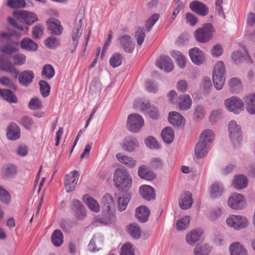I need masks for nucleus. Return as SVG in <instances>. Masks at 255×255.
Instances as JSON below:
<instances>
[{"label":"nucleus","instance_id":"9b49d317","mask_svg":"<svg viewBox=\"0 0 255 255\" xmlns=\"http://www.w3.org/2000/svg\"><path fill=\"white\" fill-rule=\"evenodd\" d=\"M228 203L229 207L234 210L242 209L246 206L244 197L239 193L233 194L229 197Z\"/></svg>","mask_w":255,"mask_h":255},{"label":"nucleus","instance_id":"7c9ffc66","mask_svg":"<svg viewBox=\"0 0 255 255\" xmlns=\"http://www.w3.org/2000/svg\"><path fill=\"white\" fill-rule=\"evenodd\" d=\"M231 255H247L246 249L239 242H235L230 245Z\"/></svg>","mask_w":255,"mask_h":255},{"label":"nucleus","instance_id":"473e14b6","mask_svg":"<svg viewBox=\"0 0 255 255\" xmlns=\"http://www.w3.org/2000/svg\"><path fill=\"white\" fill-rule=\"evenodd\" d=\"M130 199L131 195L129 192H126L122 196L118 197V204L120 211L122 212L126 210Z\"/></svg>","mask_w":255,"mask_h":255},{"label":"nucleus","instance_id":"e2e57ef3","mask_svg":"<svg viewBox=\"0 0 255 255\" xmlns=\"http://www.w3.org/2000/svg\"><path fill=\"white\" fill-rule=\"evenodd\" d=\"M45 44L48 48L54 49L60 45V41L56 37H50L45 39Z\"/></svg>","mask_w":255,"mask_h":255},{"label":"nucleus","instance_id":"72a5a7b5","mask_svg":"<svg viewBox=\"0 0 255 255\" xmlns=\"http://www.w3.org/2000/svg\"><path fill=\"white\" fill-rule=\"evenodd\" d=\"M248 183V179L244 175H238L235 177L233 181V185L237 189H244L247 187Z\"/></svg>","mask_w":255,"mask_h":255},{"label":"nucleus","instance_id":"ea45409f","mask_svg":"<svg viewBox=\"0 0 255 255\" xmlns=\"http://www.w3.org/2000/svg\"><path fill=\"white\" fill-rule=\"evenodd\" d=\"M21 48L29 50L35 51L37 49V44L29 38H23L20 42Z\"/></svg>","mask_w":255,"mask_h":255},{"label":"nucleus","instance_id":"0e129e2a","mask_svg":"<svg viewBox=\"0 0 255 255\" xmlns=\"http://www.w3.org/2000/svg\"><path fill=\"white\" fill-rule=\"evenodd\" d=\"M121 255H134V250L130 243H126L122 246Z\"/></svg>","mask_w":255,"mask_h":255},{"label":"nucleus","instance_id":"9d476101","mask_svg":"<svg viewBox=\"0 0 255 255\" xmlns=\"http://www.w3.org/2000/svg\"><path fill=\"white\" fill-rule=\"evenodd\" d=\"M0 70L10 73L12 76L16 79L19 75V71L5 56L0 55Z\"/></svg>","mask_w":255,"mask_h":255},{"label":"nucleus","instance_id":"bf43d9fd","mask_svg":"<svg viewBox=\"0 0 255 255\" xmlns=\"http://www.w3.org/2000/svg\"><path fill=\"white\" fill-rule=\"evenodd\" d=\"M190 223V218L188 216H185L180 220H179L176 225V229L178 231L184 230L186 229Z\"/></svg>","mask_w":255,"mask_h":255},{"label":"nucleus","instance_id":"4d7b16f0","mask_svg":"<svg viewBox=\"0 0 255 255\" xmlns=\"http://www.w3.org/2000/svg\"><path fill=\"white\" fill-rule=\"evenodd\" d=\"M159 17V15L158 14H153L146 21L145 27L147 32L150 31L152 27L158 20Z\"/></svg>","mask_w":255,"mask_h":255},{"label":"nucleus","instance_id":"cd10ccee","mask_svg":"<svg viewBox=\"0 0 255 255\" xmlns=\"http://www.w3.org/2000/svg\"><path fill=\"white\" fill-rule=\"evenodd\" d=\"M193 203L192 194L190 192H186L182 194L179 201V206L182 210L190 208Z\"/></svg>","mask_w":255,"mask_h":255},{"label":"nucleus","instance_id":"39448f33","mask_svg":"<svg viewBox=\"0 0 255 255\" xmlns=\"http://www.w3.org/2000/svg\"><path fill=\"white\" fill-rule=\"evenodd\" d=\"M228 130L230 137L234 145L235 146L239 144L242 139L241 126L236 121H232L229 124Z\"/></svg>","mask_w":255,"mask_h":255},{"label":"nucleus","instance_id":"dca6fc26","mask_svg":"<svg viewBox=\"0 0 255 255\" xmlns=\"http://www.w3.org/2000/svg\"><path fill=\"white\" fill-rule=\"evenodd\" d=\"M34 77L32 71L24 70L19 74L18 80L21 85L27 87L33 82Z\"/></svg>","mask_w":255,"mask_h":255},{"label":"nucleus","instance_id":"49530a36","mask_svg":"<svg viewBox=\"0 0 255 255\" xmlns=\"http://www.w3.org/2000/svg\"><path fill=\"white\" fill-rule=\"evenodd\" d=\"M230 90L233 93H238L242 89V83L240 80L236 77L231 78L229 82Z\"/></svg>","mask_w":255,"mask_h":255},{"label":"nucleus","instance_id":"8fccbe9b","mask_svg":"<svg viewBox=\"0 0 255 255\" xmlns=\"http://www.w3.org/2000/svg\"><path fill=\"white\" fill-rule=\"evenodd\" d=\"M55 73L54 68L50 64H45L42 68L41 75L48 80L53 78Z\"/></svg>","mask_w":255,"mask_h":255},{"label":"nucleus","instance_id":"393cba45","mask_svg":"<svg viewBox=\"0 0 255 255\" xmlns=\"http://www.w3.org/2000/svg\"><path fill=\"white\" fill-rule=\"evenodd\" d=\"M168 121L175 127H180L183 125L184 118L176 112H170L168 116Z\"/></svg>","mask_w":255,"mask_h":255},{"label":"nucleus","instance_id":"5701e85b","mask_svg":"<svg viewBox=\"0 0 255 255\" xmlns=\"http://www.w3.org/2000/svg\"><path fill=\"white\" fill-rule=\"evenodd\" d=\"M149 215L150 210L145 206L141 205L136 209L135 216L140 222H147Z\"/></svg>","mask_w":255,"mask_h":255},{"label":"nucleus","instance_id":"13d9d810","mask_svg":"<svg viewBox=\"0 0 255 255\" xmlns=\"http://www.w3.org/2000/svg\"><path fill=\"white\" fill-rule=\"evenodd\" d=\"M0 50L2 53L8 55L11 57V56L17 52L18 49L11 44H6L0 47Z\"/></svg>","mask_w":255,"mask_h":255},{"label":"nucleus","instance_id":"c756f323","mask_svg":"<svg viewBox=\"0 0 255 255\" xmlns=\"http://www.w3.org/2000/svg\"><path fill=\"white\" fill-rule=\"evenodd\" d=\"M244 102L248 112L255 115V94L246 96L244 98Z\"/></svg>","mask_w":255,"mask_h":255},{"label":"nucleus","instance_id":"603ef678","mask_svg":"<svg viewBox=\"0 0 255 255\" xmlns=\"http://www.w3.org/2000/svg\"><path fill=\"white\" fill-rule=\"evenodd\" d=\"M13 66H21L24 64L26 61V56L22 53H15L13 55L11 56Z\"/></svg>","mask_w":255,"mask_h":255},{"label":"nucleus","instance_id":"e433bc0d","mask_svg":"<svg viewBox=\"0 0 255 255\" xmlns=\"http://www.w3.org/2000/svg\"><path fill=\"white\" fill-rule=\"evenodd\" d=\"M83 200L91 210L96 213L99 212L100 209V205L98 202L93 198L85 195L83 197Z\"/></svg>","mask_w":255,"mask_h":255},{"label":"nucleus","instance_id":"de8ad7c7","mask_svg":"<svg viewBox=\"0 0 255 255\" xmlns=\"http://www.w3.org/2000/svg\"><path fill=\"white\" fill-rule=\"evenodd\" d=\"M223 191V185L219 182H215L212 185L211 188V196L213 198L219 197Z\"/></svg>","mask_w":255,"mask_h":255},{"label":"nucleus","instance_id":"f03ea898","mask_svg":"<svg viewBox=\"0 0 255 255\" xmlns=\"http://www.w3.org/2000/svg\"><path fill=\"white\" fill-rule=\"evenodd\" d=\"M214 32L215 29L213 25L211 23H207L196 30L194 32V36L197 41L205 43L213 38Z\"/></svg>","mask_w":255,"mask_h":255},{"label":"nucleus","instance_id":"58836bf2","mask_svg":"<svg viewBox=\"0 0 255 255\" xmlns=\"http://www.w3.org/2000/svg\"><path fill=\"white\" fill-rule=\"evenodd\" d=\"M214 138L213 132L210 129H206L201 132L199 141H201V142L208 144L210 146Z\"/></svg>","mask_w":255,"mask_h":255},{"label":"nucleus","instance_id":"423d86ee","mask_svg":"<svg viewBox=\"0 0 255 255\" xmlns=\"http://www.w3.org/2000/svg\"><path fill=\"white\" fill-rule=\"evenodd\" d=\"M225 105L227 109L236 114H239L244 110V103L238 97L233 96L225 100Z\"/></svg>","mask_w":255,"mask_h":255},{"label":"nucleus","instance_id":"a19ab883","mask_svg":"<svg viewBox=\"0 0 255 255\" xmlns=\"http://www.w3.org/2000/svg\"><path fill=\"white\" fill-rule=\"evenodd\" d=\"M63 235L61 230L56 229L51 235V242L55 247H60L63 243Z\"/></svg>","mask_w":255,"mask_h":255},{"label":"nucleus","instance_id":"f3484780","mask_svg":"<svg viewBox=\"0 0 255 255\" xmlns=\"http://www.w3.org/2000/svg\"><path fill=\"white\" fill-rule=\"evenodd\" d=\"M139 193L141 197L146 200H154L156 194L154 188L147 185H143L139 188Z\"/></svg>","mask_w":255,"mask_h":255},{"label":"nucleus","instance_id":"3c124183","mask_svg":"<svg viewBox=\"0 0 255 255\" xmlns=\"http://www.w3.org/2000/svg\"><path fill=\"white\" fill-rule=\"evenodd\" d=\"M171 56L175 59V61L180 68H183L185 67V58L180 52L178 51H173L171 52Z\"/></svg>","mask_w":255,"mask_h":255},{"label":"nucleus","instance_id":"4c0bfd02","mask_svg":"<svg viewBox=\"0 0 255 255\" xmlns=\"http://www.w3.org/2000/svg\"><path fill=\"white\" fill-rule=\"evenodd\" d=\"M161 136L165 142L170 143L174 138V131L170 127L165 128L161 131Z\"/></svg>","mask_w":255,"mask_h":255},{"label":"nucleus","instance_id":"09e8293b","mask_svg":"<svg viewBox=\"0 0 255 255\" xmlns=\"http://www.w3.org/2000/svg\"><path fill=\"white\" fill-rule=\"evenodd\" d=\"M212 250V248L208 245H197L194 250L195 255H208Z\"/></svg>","mask_w":255,"mask_h":255},{"label":"nucleus","instance_id":"7ed1b4c3","mask_svg":"<svg viewBox=\"0 0 255 255\" xmlns=\"http://www.w3.org/2000/svg\"><path fill=\"white\" fill-rule=\"evenodd\" d=\"M226 72L225 66L222 61L218 62L213 71V81L215 88L221 90L225 81V74Z\"/></svg>","mask_w":255,"mask_h":255},{"label":"nucleus","instance_id":"a211bd4d","mask_svg":"<svg viewBox=\"0 0 255 255\" xmlns=\"http://www.w3.org/2000/svg\"><path fill=\"white\" fill-rule=\"evenodd\" d=\"M189 56L192 61L197 65L203 63L204 60V56L203 52L198 48L194 47L190 49Z\"/></svg>","mask_w":255,"mask_h":255},{"label":"nucleus","instance_id":"052dcab7","mask_svg":"<svg viewBox=\"0 0 255 255\" xmlns=\"http://www.w3.org/2000/svg\"><path fill=\"white\" fill-rule=\"evenodd\" d=\"M134 36L137 44L140 46L143 42L145 37L144 29L140 27H138L135 32Z\"/></svg>","mask_w":255,"mask_h":255},{"label":"nucleus","instance_id":"c85d7f7f","mask_svg":"<svg viewBox=\"0 0 255 255\" xmlns=\"http://www.w3.org/2000/svg\"><path fill=\"white\" fill-rule=\"evenodd\" d=\"M232 58L236 63H242L245 61L250 63L253 62V60L248 53H243L240 51H234L232 54Z\"/></svg>","mask_w":255,"mask_h":255},{"label":"nucleus","instance_id":"1a4fd4ad","mask_svg":"<svg viewBox=\"0 0 255 255\" xmlns=\"http://www.w3.org/2000/svg\"><path fill=\"white\" fill-rule=\"evenodd\" d=\"M79 177V174L78 172L76 170L72 171L65 175L64 180L65 190L67 193L71 192L74 190L77 185Z\"/></svg>","mask_w":255,"mask_h":255},{"label":"nucleus","instance_id":"774afa93","mask_svg":"<svg viewBox=\"0 0 255 255\" xmlns=\"http://www.w3.org/2000/svg\"><path fill=\"white\" fill-rule=\"evenodd\" d=\"M10 200L9 193L5 189L0 186V201L8 204Z\"/></svg>","mask_w":255,"mask_h":255},{"label":"nucleus","instance_id":"5fc2aeb1","mask_svg":"<svg viewBox=\"0 0 255 255\" xmlns=\"http://www.w3.org/2000/svg\"><path fill=\"white\" fill-rule=\"evenodd\" d=\"M123 57L119 53H115L112 55L110 59V64L113 68L117 67L122 64Z\"/></svg>","mask_w":255,"mask_h":255},{"label":"nucleus","instance_id":"a878e982","mask_svg":"<svg viewBox=\"0 0 255 255\" xmlns=\"http://www.w3.org/2000/svg\"><path fill=\"white\" fill-rule=\"evenodd\" d=\"M178 106L181 111L189 110L192 105V101L189 95H182L178 98Z\"/></svg>","mask_w":255,"mask_h":255},{"label":"nucleus","instance_id":"0eeeda50","mask_svg":"<svg viewBox=\"0 0 255 255\" xmlns=\"http://www.w3.org/2000/svg\"><path fill=\"white\" fill-rule=\"evenodd\" d=\"M226 223L229 227L239 230L246 227L248 224V221L245 216L232 215L227 218Z\"/></svg>","mask_w":255,"mask_h":255},{"label":"nucleus","instance_id":"4468645a","mask_svg":"<svg viewBox=\"0 0 255 255\" xmlns=\"http://www.w3.org/2000/svg\"><path fill=\"white\" fill-rule=\"evenodd\" d=\"M16 18L23 20L27 25H30L38 20L37 15L31 12L25 10H20L14 13Z\"/></svg>","mask_w":255,"mask_h":255},{"label":"nucleus","instance_id":"6ab92c4d","mask_svg":"<svg viewBox=\"0 0 255 255\" xmlns=\"http://www.w3.org/2000/svg\"><path fill=\"white\" fill-rule=\"evenodd\" d=\"M119 41L121 46L126 52L131 53L133 51L134 44L132 43L129 35H123L119 38Z\"/></svg>","mask_w":255,"mask_h":255},{"label":"nucleus","instance_id":"aec40b11","mask_svg":"<svg viewBox=\"0 0 255 255\" xmlns=\"http://www.w3.org/2000/svg\"><path fill=\"white\" fill-rule=\"evenodd\" d=\"M48 28L53 34L59 35L62 33L63 27L60 21L51 18L47 22Z\"/></svg>","mask_w":255,"mask_h":255},{"label":"nucleus","instance_id":"c03bdc74","mask_svg":"<svg viewBox=\"0 0 255 255\" xmlns=\"http://www.w3.org/2000/svg\"><path fill=\"white\" fill-rule=\"evenodd\" d=\"M82 16H81L79 19H77L76 21L75 26L73 30L72 36L73 41H78V38L82 33Z\"/></svg>","mask_w":255,"mask_h":255},{"label":"nucleus","instance_id":"412c9836","mask_svg":"<svg viewBox=\"0 0 255 255\" xmlns=\"http://www.w3.org/2000/svg\"><path fill=\"white\" fill-rule=\"evenodd\" d=\"M138 175L140 178L149 181L154 180L156 176L155 173L145 165H142L138 167Z\"/></svg>","mask_w":255,"mask_h":255},{"label":"nucleus","instance_id":"338daca9","mask_svg":"<svg viewBox=\"0 0 255 255\" xmlns=\"http://www.w3.org/2000/svg\"><path fill=\"white\" fill-rule=\"evenodd\" d=\"M7 4L11 8L24 7L26 2L24 0H8Z\"/></svg>","mask_w":255,"mask_h":255},{"label":"nucleus","instance_id":"4be33fe9","mask_svg":"<svg viewBox=\"0 0 255 255\" xmlns=\"http://www.w3.org/2000/svg\"><path fill=\"white\" fill-rule=\"evenodd\" d=\"M20 129L16 124L11 122L8 125L6 132V136L8 139H17L20 137Z\"/></svg>","mask_w":255,"mask_h":255},{"label":"nucleus","instance_id":"f8f14e48","mask_svg":"<svg viewBox=\"0 0 255 255\" xmlns=\"http://www.w3.org/2000/svg\"><path fill=\"white\" fill-rule=\"evenodd\" d=\"M70 207L77 220H81L85 217L86 212L83 204L80 201L73 199Z\"/></svg>","mask_w":255,"mask_h":255},{"label":"nucleus","instance_id":"680f3d73","mask_svg":"<svg viewBox=\"0 0 255 255\" xmlns=\"http://www.w3.org/2000/svg\"><path fill=\"white\" fill-rule=\"evenodd\" d=\"M28 107L32 110H39L42 108V103L38 97H35L30 100Z\"/></svg>","mask_w":255,"mask_h":255},{"label":"nucleus","instance_id":"79ce46f5","mask_svg":"<svg viewBox=\"0 0 255 255\" xmlns=\"http://www.w3.org/2000/svg\"><path fill=\"white\" fill-rule=\"evenodd\" d=\"M206 111L202 105H197L194 108L193 113V119L195 121L202 120L205 117Z\"/></svg>","mask_w":255,"mask_h":255},{"label":"nucleus","instance_id":"f257e3e1","mask_svg":"<svg viewBox=\"0 0 255 255\" xmlns=\"http://www.w3.org/2000/svg\"><path fill=\"white\" fill-rule=\"evenodd\" d=\"M114 181L116 187L120 190H128L130 188L132 184L131 178L124 168H117L115 170Z\"/></svg>","mask_w":255,"mask_h":255},{"label":"nucleus","instance_id":"2f4dec72","mask_svg":"<svg viewBox=\"0 0 255 255\" xmlns=\"http://www.w3.org/2000/svg\"><path fill=\"white\" fill-rule=\"evenodd\" d=\"M202 232L200 229L193 230L191 231L189 234H187L186 237L187 243L189 245H193L199 240Z\"/></svg>","mask_w":255,"mask_h":255},{"label":"nucleus","instance_id":"c9c22d12","mask_svg":"<svg viewBox=\"0 0 255 255\" xmlns=\"http://www.w3.org/2000/svg\"><path fill=\"white\" fill-rule=\"evenodd\" d=\"M138 145L137 140L133 137H128L125 139V142L123 145L124 150L128 151H132Z\"/></svg>","mask_w":255,"mask_h":255},{"label":"nucleus","instance_id":"37998d69","mask_svg":"<svg viewBox=\"0 0 255 255\" xmlns=\"http://www.w3.org/2000/svg\"><path fill=\"white\" fill-rule=\"evenodd\" d=\"M0 96L9 103H16L17 101L16 97L9 89H0Z\"/></svg>","mask_w":255,"mask_h":255},{"label":"nucleus","instance_id":"69168bd1","mask_svg":"<svg viewBox=\"0 0 255 255\" xmlns=\"http://www.w3.org/2000/svg\"><path fill=\"white\" fill-rule=\"evenodd\" d=\"M144 143L150 148H159V145L156 139L153 136H148L145 139Z\"/></svg>","mask_w":255,"mask_h":255},{"label":"nucleus","instance_id":"bb28decb","mask_svg":"<svg viewBox=\"0 0 255 255\" xmlns=\"http://www.w3.org/2000/svg\"><path fill=\"white\" fill-rule=\"evenodd\" d=\"M141 109L152 119H157L158 117L159 113L157 109L148 103L142 102L141 104Z\"/></svg>","mask_w":255,"mask_h":255},{"label":"nucleus","instance_id":"2eb2a0df","mask_svg":"<svg viewBox=\"0 0 255 255\" xmlns=\"http://www.w3.org/2000/svg\"><path fill=\"white\" fill-rule=\"evenodd\" d=\"M156 66L161 70L166 72H169L173 69V63L171 58L165 55H162L157 59L156 62Z\"/></svg>","mask_w":255,"mask_h":255},{"label":"nucleus","instance_id":"b1692460","mask_svg":"<svg viewBox=\"0 0 255 255\" xmlns=\"http://www.w3.org/2000/svg\"><path fill=\"white\" fill-rule=\"evenodd\" d=\"M210 146L208 144L198 141L195 147V154L198 158H203L207 155Z\"/></svg>","mask_w":255,"mask_h":255},{"label":"nucleus","instance_id":"6e6d98bb","mask_svg":"<svg viewBox=\"0 0 255 255\" xmlns=\"http://www.w3.org/2000/svg\"><path fill=\"white\" fill-rule=\"evenodd\" d=\"M16 173V167L13 164H7L3 167V174L6 178H11Z\"/></svg>","mask_w":255,"mask_h":255},{"label":"nucleus","instance_id":"6e6552de","mask_svg":"<svg viewBox=\"0 0 255 255\" xmlns=\"http://www.w3.org/2000/svg\"><path fill=\"white\" fill-rule=\"evenodd\" d=\"M102 208L107 217L115 216V203L113 197L110 194L107 193L103 197Z\"/></svg>","mask_w":255,"mask_h":255},{"label":"nucleus","instance_id":"f704fd0d","mask_svg":"<svg viewBox=\"0 0 255 255\" xmlns=\"http://www.w3.org/2000/svg\"><path fill=\"white\" fill-rule=\"evenodd\" d=\"M117 159L122 163L125 164L130 168H133L136 163V161L131 157L124 155L121 153L116 155Z\"/></svg>","mask_w":255,"mask_h":255},{"label":"nucleus","instance_id":"a18cd8bd","mask_svg":"<svg viewBox=\"0 0 255 255\" xmlns=\"http://www.w3.org/2000/svg\"><path fill=\"white\" fill-rule=\"evenodd\" d=\"M127 231L130 236L134 239H138L141 235L140 227L136 224H131L127 227Z\"/></svg>","mask_w":255,"mask_h":255},{"label":"nucleus","instance_id":"ddd939ff","mask_svg":"<svg viewBox=\"0 0 255 255\" xmlns=\"http://www.w3.org/2000/svg\"><path fill=\"white\" fill-rule=\"evenodd\" d=\"M189 8L197 14L204 16L209 13L208 6L203 2L198 0H193L190 2Z\"/></svg>","mask_w":255,"mask_h":255},{"label":"nucleus","instance_id":"20e7f679","mask_svg":"<svg viewBox=\"0 0 255 255\" xmlns=\"http://www.w3.org/2000/svg\"><path fill=\"white\" fill-rule=\"evenodd\" d=\"M144 124L142 117L137 114H130L127 121V128L129 130L133 132H138Z\"/></svg>","mask_w":255,"mask_h":255},{"label":"nucleus","instance_id":"864d4df0","mask_svg":"<svg viewBox=\"0 0 255 255\" xmlns=\"http://www.w3.org/2000/svg\"><path fill=\"white\" fill-rule=\"evenodd\" d=\"M39 85L40 91L44 98L48 97L50 94V86L49 83L45 80L39 81Z\"/></svg>","mask_w":255,"mask_h":255}]
</instances>
